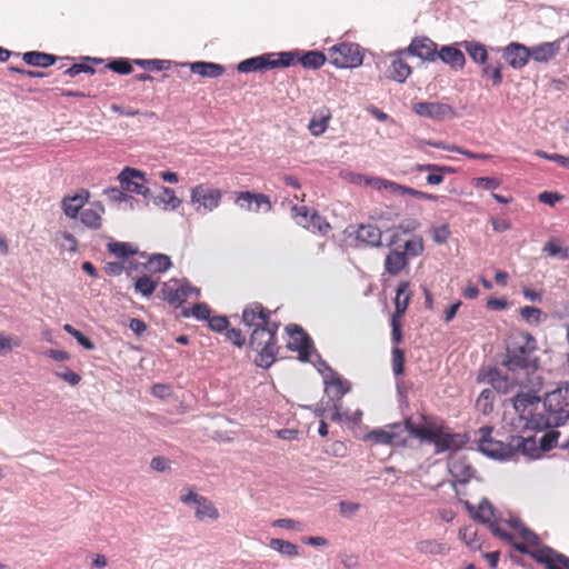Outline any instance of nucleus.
Wrapping results in <instances>:
<instances>
[{"label":"nucleus","instance_id":"nucleus-1","mask_svg":"<svg viewBox=\"0 0 569 569\" xmlns=\"http://www.w3.org/2000/svg\"><path fill=\"white\" fill-rule=\"evenodd\" d=\"M500 363L507 369L506 373L498 368H491L488 372V382L499 393H508L517 386H527L538 379L535 377L540 367L537 340L527 331H511Z\"/></svg>","mask_w":569,"mask_h":569},{"label":"nucleus","instance_id":"nucleus-2","mask_svg":"<svg viewBox=\"0 0 569 569\" xmlns=\"http://www.w3.org/2000/svg\"><path fill=\"white\" fill-rule=\"evenodd\" d=\"M393 429H400L402 433L422 442L433 443L437 453L460 449L465 443L463 437L451 432L442 421L435 418H423L422 425H416L408 418L403 422L393 423Z\"/></svg>","mask_w":569,"mask_h":569},{"label":"nucleus","instance_id":"nucleus-3","mask_svg":"<svg viewBox=\"0 0 569 569\" xmlns=\"http://www.w3.org/2000/svg\"><path fill=\"white\" fill-rule=\"evenodd\" d=\"M520 537L525 539L523 543H515V550L522 555L532 557L536 562L546 567V569H569V557L556 552L550 547L540 546V539L528 528L520 525Z\"/></svg>","mask_w":569,"mask_h":569},{"label":"nucleus","instance_id":"nucleus-4","mask_svg":"<svg viewBox=\"0 0 569 569\" xmlns=\"http://www.w3.org/2000/svg\"><path fill=\"white\" fill-rule=\"evenodd\" d=\"M569 403L558 400L557 395H546L543 398L542 410L533 412L529 423L532 429L546 430L555 427H560L569 419Z\"/></svg>","mask_w":569,"mask_h":569},{"label":"nucleus","instance_id":"nucleus-5","mask_svg":"<svg viewBox=\"0 0 569 569\" xmlns=\"http://www.w3.org/2000/svg\"><path fill=\"white\" fill-rule=\"evenodd\" d=\"M279 327H260L252 329L251 337H249V348L256 351V366L267 369L276 361L277 346L276 332Z\"/></svg>","mask_w":569,"mask_h":569},{"label":"nucleus","instance_id":"nucleus-6","mask_svg":"<svg viewBox=\"0 0 569 569\" xmlns=\"http://www.w3.org/2000/svg\"><path fill=\"white\" fill-rule=\"evenodd\" d=\"M473 519L482 525H488L489 530H491L493 537L511 545V547H515V545L523 543V539L521 536H519L518 525L525 528L526 526H523L519 520H511L510 527L515 530V533H510L505 530L495 519L493 507L491 503H489L488 500L481 501L480 506L477 508V511L473 513Z\"/></svg>","mask_w":569,"mask_h":569},{"label":"nucleus","instance_id":"nucleus-7","mask_svg":"<svg viewBox=\"0 0 569 569\" xmlns=\"http://www.w3.org/2000/svg\"><path fill=\"white\" fill-rule=\"evenodd\" d=\"M291 66H293V56L291 53H268L239 62L236 70L239 73H251Z\"/></svg>","mask_w":569,"mask_h":569},{"label":"nucleus","instance_id":"nucleus-8","mask_svg":"<svg viewBox=\"0 0 569 569\" xmlns=\"http://www.w3.org/2000/svg\"><path fill=\"white\" fill-rule=\"evenodd\" d=\"M328 58L336 68H358L362 64L363 53L359 44L342 42L329 48Z\"/></svg>","mask_w":569,"mask_h":569},{"label":"nucleus","instance_id":"nucleus-9","mask_svg":"<svg viewBox=\"0 0 569 569\" xmlns=\"http://www.w3.org/2000/svg\"><path fill=\"white\" fill-rule=\"evenodd\" d=\"M221 197H223V193L219 188L209 187L206 183H199L190 191L191 206L200 214H207L220 207Z\"/></svg>","mask_w":569,"mask_h":569},{"label":"nucleus","instance_id":"nucleus-10","mask_svg":"<svg viewBox=\"0 0 569 569\" xmlns=\"http://www.w3.org/2000/svg\"><path fill=\"white\" fill-rule=\"evenodd\" d=\"M478 449L481 453L493 459H510L512 457L511 442L495 439L491 427H482L477 432Z\"/></svg>","mask_w":569,"mask_h":569},{"label":"nucleus","instance_id":"nucleus-11","mask_svg":"<svg viewBox=\"0 0 569 569\" xmlns=\"http://www.w3.org/2000/svg\"><path fill=\"white\" fill-rule=\"evenodd\" d=\"M291 216L298 226L305 228V230H310V232L326 236L332 230L325 217L315 210L310 211L306 206H292Z\"/></svg>","mask_w":569,"mask_h":569},{"label":"nucleus","instance_id":"nucleus-12","mask_svg":"<svg viewBox=\"0 0 569 569\" xmlns=\"http://www.w3.org/2000/svg\"><path fill=\"white\" fill-rule=\"evenodd\" d=\"M269 318H271V311L260 302L249 303L242 309V323L249 328H279V325L271 322Z\"/></svg>","mask_w":569,"mask_h":569},{"label":"nucleus","instance_id":"nucleus-13","mask_svg":"<svg viewBox=\"0 0 569 569\" xmlns=\"http://www.w3.org/2000/svg\"><path fill=\"white\" fill-rule=\"evenodd\" d=\"M393 53L401 54V57L405 58L406 56L418 57L422 61L433 62L436 61V56H438L439 51L436 43L428 37H416L412 39L409 47Z\"/></svg>","mask_w":569,"mask_h":569},{"label":"nucleus","instance_id":"nucleus-14","mask_svg":"<svg viewBox=\"0 0 569 569\" xmlns=\"http://www.w3.org/2000/svg\"><path fill=\"white\" fill-rule=\"evenodd\" d=\"M288 330L289 340L286 343L289 350L299 355L300 361H308L311 356V340L305 330L298 325H290L286 327Z\"/></svg>","mask_w":569,"mask_h":569},{"label":"nucleus","instance_id":"nucleus-15","mask_svg":"<svg viewBox=\"0 0 569 569\" xmlns=\"http://www.w3.org/2000/svg\"><path fill=\"white\" fill-rule=\"evenodd\" d=\"M412 111L432 121H443L455 117L453 108L442 102H416L412 104Z\"/></svg>","mask_w":569,"mask_h":569},{"label":"nucleus","instance_id":"nucleus-16","mask_svg":"<svg viewBox=\"0 0 569 569\" xmlns=\"http://www.w3.org/2000/svg\"><path fill=\"white\" fill-rule=\"evenodd\" d=\"M118 181L121 189L129 193L141 194L143 197H148L149 194L144 174L138 169L129 167L122 169L121 173L118 176Z\"/></svg>","mask_w":569,"mask_h":569},{"label":"nucleus","instance_id":"nucleus-17","mask_svg":"<svg viewBox=\"0 0 569 569\" xmlns=\"http://www.w3.org/2000/svg\"><path fill=\"white\" fill-rule=\"evenodd\" d=\"M234 204L247 212L271 211V200L264 193H252L250 191H241L236 193Z\"/></svg>","mask_w":569,"mask_h":569},{"label":"nucleus","instance_id":"nucleus-18","mask_svg":"<svg viewBox=\"0 0 569 569\" xmlns=\"http://www.w3.org/2000/svg\"><path fill=\"white\" fill-rule=\"evenodd\" d=\"M162 295H164V299L169 305L178 308L182 306L189 297L194 296L198 298L199 289L190 284L166 286L164 289H162Z\"/></svg>","mask_w":569,"mask_h":569},{"label":"nucleus","instance_id":"nucleus-19","mask_svg":"<svg viewBox=\"0 0 569 569\" xmlns=\"http://www.w3.org/2000/svg\"><path fill=\"white\" fill-rule=\"evenodd\" d=\"M104 207L100 201H93L87 208L79 211V219L86 228L90 230H100L103 224Z\"/></svg>","mask_w":569,"mask_h":569},{"label":"nucleus","instance_id":"nucleus-20","mask_svg":"<svg viewBox=\"0 0 569 569\" xmlns=\"http://www.w3.org/2000/svg\"><path fill=\"white\" fill-rule=\"evenodd\" d=\"M502 57L513 69H522L530 59L529 47L511 42L503 49Z\"/></svg>","mask_w":569,"mask_h":569},{"label":"nucleus","instance_id":"nucleus-21","mask_svg":"<svg viewBox=\"0 0 569 569\" xmlns=\"http://www.w3.org/2000/svg\"><path fill=\"white\" fill-rule=\"evenodd\" d=\"M90 192L86 189L79 190L74 196H64L62 199L63 214L70 219H76L80 211L86 209Z\"/></svg>","mask_w":569,"mask_h":569},{"label":"nucleus","instance_id":"nucleus-22","mask_svg":"<svg viewBox=\"0 0 569 569\" xmlns=\"http://www.w3.org/2000/svg\"><path fill=\"white\" fill-rule=\"evenodd\" d=\"M376 187L377 189H388L392 193H400V194H409L416 199H422L428 201H437L438 196L427 193L423 191L416 190L413 188H409L406 186H400L393 181L385 180L382 178L376 179Z\"/></svg>","mask_w":569,"mask_h":569},{"label":"nucleus","instance_id":"nucleus-23","mask_svg":"<svg viewBox=\"0 0 569 569\" xmlns=\"http://www.w3.org/2000/svg\"><path fill=\"white\" fill-rule=\"evenodd\" d=\"M541 386V380L539 378H533V381L528 385H518L517 387L528 388L530 391L527 392H518L515 395L511 402H513V408L517 413L522 415L526 412V409L537 401V397L533 395V391L539 389Z\"/></svg>","mask_w":569,"mask_h":569},{"label":"nucleus","instance_id":"nucleus-24","mask_svg":"<svg viewBox=\"0 0 569 569\" xmlns=\"http://www.w3.org/2000/svg\"><path fill=\"white\" fill-rule=\"evenodd\" d=\"M391 63L387 70V77L398 83H403L412 73V68L406 62V58L401 54L391 53Z\"/></svg>","mask_w":569,"mask_h":569},{"label":"nucleus","instance_id":"nucleus-25","mask_svg":"<svg viewBox=\"0 0 569 569\" xmlns=\"http://www.w3.org/2000/svg\"><path fill=\"white\" fill-rule=\"evenodd\" d=\"M281 53H290L293 56V64L300 63V66L310 69L318 70L321 68L329 58L318 50H311L308 52H281Z\"/></svg>","mask_w":569,"mask_h":569},{"label":"nucleus","instance_id":"nucleus-26","mask_svg":"<svg viewBox=\"0 0 569 569\" xmlns=\"http://www.w3.org/2000/svg\"><path fill=\"white\" fill-rule=\"evenodd\" d=\"M559 52V40L552 42H542L538 46L529 48V56L539 63H548Z\"/></svg>","mask_w":569,"mask_h":569},{"label":"nucleus","instance_id":"nucleus-27","mask_svg":"<svg viewBox=\"0 0 569 569\" xmlns=\"http://www.w3.org/2000/svg\"><path fill=\"white\" fill-rule=\"evenodd\" d=\"M366 439L380 445H393L403 442L402 431L393 429L392 425L388 426V430L377 429L368 433Z\"/></svg>","mask_w":569,"mask_h":569},{"label":"nucleus","instance_id":"nucleus-28","mask_svg":"<svg viewBox=\"0 0 569 569\" xmlns=\"http://www.w3.org/2000/svg\"><path fill=\"white\" fill-rule=\"evenodd\" d=\"M412 291H410L409 281H402L397 287V297H395V311L391 318H402L409 307Z\"/></svg>","mask_w":569,"mask_h":569},{"label":"nucleus","instance_id":"nucleus-29","mask_svg":"<svg viewBox=\"0 0 569 569\" xmlns=\"http://www.w3.org/2000/svg\"><path fill=\"white\" fill-rule=\"evenodd\" d=\"M190 71L206 79H219L224 73V67L216 62H191Z\"/></svg>","mask_w":569,"mask_h":569},{"label":"nucleus","instance_id":"nucleus-30","mask_svg":"<svg viewBox=\"0 0 569 569\" xmlns=\"http://www.w3.org/2000/svg\"><path fill=\"white\" fill-rule=\"evenodd\" d=\"M437 59L449 64L452 69L461 70L465 66V56L460 49L453 46H445L437 54Z\"/></svg>","mask_w":569,"mask_h":569},{"label":"nucleus","instance_id":"nucleus-31","mask_svg":"<svg viewBox=\"0 0 569 569\" xmlns=\"http://www.w3.org/2000/svg\"><path fill=\"white\" fill-rule=\"evenodd\" d=\"M449 546L437 539H423L416 542V551L427 556H445L449 553Z\"/></svg>","mask_w":569,"mask_h":569},{"label":"nucleus","instance_id":"nucleus-32","mask_svg":"<svg viewBox=\"0 0 569 569\" xmlns=\"http://www.w3.org/2000/svg\"><path fill=\"white\" fill-rule=\"evenodd\" d=\"M357 240L372 248L380 247L381 231L375 224H361L357 230Z\"/></svg>","mask_w":569,"mask_h":569},{"label":"nucleus","instance_id":"nucleus-33","mask_svg":"<svg viewBox=\"0 0 569 569\" xmlns=\"http://www.w3.org/2000/svg\"><path fill=\"white\" fill-rule=\"evenodd\" d=\"M407 267V256L406 252H400L398 250H391L388 252L387 257H385L383 268L385 272L391 276H398L401 271Z\"/></svg>","mask_w":569,"mask_h":569},{"label":"nucleus","instance_id":"nucleus-34","mask_svg":"<svg viewBox=\"0 0 569 569\" xmlns=\"http://www.w3.org/2000/svg\"><path fill=\"white\" fill-rule=\"evenodd\" d=\"M24 63L38 68H49L57 61V57L39 51H30L21 54Z\"/></svg>","mask_w":569,"mask_h":569},{"label":"nucleus","instance_id":"nucleus-35","mask_svg":"<svg viewBox=\"0 0 569 569\" xmlns=\"http://www.w3.org/2000/svg\"><path fill=\"white\" fill-rule=\"evenodd\" d=\"M449 471H451L453 478L462 483H467L469 479L475 476V468H472L465 458L452 460Z\"/></svg>","mask_w":569,"mask_h":569},{"label":"nucleus","instance_id":"nucleus-36","mask_svg":"<svg viewBox=\"0 0 569 569\" xmlns=\"http://www.w3.org/2000/svg\"><path fill=\"white\" fill-rule=\"evenodd\" d=\"M330 119H332V114L328 109L321 111L319 117L311 118L310 123H308V131H310V134L313 137L323 134L327 130V126H329Z\"/></svg>","mask_w":569,"mask_h":569},{"label":"nucleus","instance_id":"nucleus-37","mask_svg":"<svg viewBox=\"0 0 569 569\" xmlns=\"http://www.w3.org/2000/svg\"><path fill=\"white\" fill-rule=\"evenodd\" d=\"M171 267V261L169 256L164 253H154L148 259L147 263H144V268H147L148 272L161 273Z\"/></svg>","mask_w":569,"mask_h":569},{"label":"nucleus","instance_id":"nucleus-38","mask_svg":"<svg viewBox=\"0 0 569 569\" xmlns=\"http://www.w3.org/2000/svg\"><path fill=\"white\" fill-rule=\"evenodd\" d=\"M427 144L433 147V148H437V149H441V150H445V151H448V152H453V153H457V154H461L463 157H467L469 159H490V156L489 154H486V153H475V152H471L467 149H462L458 146H452V144H446L441 141H438V142H427Z\"/></svg>","mask_w":569,"mask_h":569},{"label":"nucleus","instance_id":"nucleus-39","mask_svg":"<svg viewBox=\"0 0 569 569\" xmlns=\"http://www.w3.org/2000/svg\"><path fill=\"white\" fill-rule=\"evenodd\" d=\"M268 547L279 552V555H284L291 558L298 557V546L290 541L282 540L280 538H271Z\"/></svg>","mask_w":569,"mask_h":569},{"label":"nucleus","instance_id":"nucleus-40","mask_svg":"<svg viewBox=\"0 0 569 569\" xmlns=\"http://www.w3.org/2000/svg\"><path fill=\"white\" fill-rule=\"evenodd\" d=\"M196 519L203 520L206 518L216 520L218 519V510L209 499H201L196 503Z\"/></svg>","mask_w":569,"mask_h":569},{"label":"nucleus","instance_id":"nucleus-41","mask_svg":"<svg viewBox=\"0 0 569 569\" xmlns=\"http://www.w3.org/2000/svg\"><path fill=\"white\" fill-rule=\"evenodd\" d=\"M56 244L60 252L74 253L77 251V240L73 234L67 231L57 234Z\"/></svg>","mask_w":569,"mask_h":569},{"label":"nucleus","instance_id":"nucleus-42","mask_svg":"<svg viewBox=\"0 0 569 569\" xmlns=\"http://www.w3.org/2000/svg\"><path fill=\"white\" fill-rule=\"evenodd\" d=\"M543 252L550 257H559L561 260H569V248L561 244L558 239H550L543 246Z\"/></svg>","mask_w":569,"mask_h":569},{"label":"nucleus","instance_id":"nucleus-43","mask_svg":"<svg viewBox=\"0 0 569 569\" xmlns=\"http://www.w3.org/2000/svg\"><path fill=\"white\" fill-rule=\"evenodd\" d=\"M156 201H158V203L164 204L166 208L170 210H177L181 203V200L174 194L173 189L168 187H162L161 193L156 197Z\"/></svg>","mask_w":569,"mask_h":569},{"label":"nucleus","instance_id":"nucleus-44","mask_svg":"<svg viewBox=\"0 0 569 569\" xmlns=\"http://www.w3.org/2000/svg\"><path fill=\"white\" fill-rule=\"evenodd\" d=\"M463 48L470 59L477 63H485L487 60V50L486 47L479 42H466L463 43Z\"/></svg>","mask_w":569,"mask_h":569},{"label":"nucleus","instance_id":"nucleus-45","mask_svg":"<svg viewBox=\"0 0 569 569\" xmlns=\"http://www.w3.org/2000/svg\"><path fill=\"white\" fill-rule=\"evenodd\" d=\"M477 409L482 415L487 416L493 410V391L491 389H485L481 391L477 399Z\"/></svg>","mask_w":569,"mask_h":569},{"label":"nucleus","instance_id":"nucleus-46","mask_svg":"<svg viewBox=\"0 0 569 569\" xmlns=\"http://www.w3.org/2000/svg\"><path fill=\"white\" fill-rule=\"evenodd\" d=\"M157 287V280H153L150 276H143L136 279L133 288L136 291L141 293L143 297H150Z\"/></svg>","mask_w":569,"mask_h":569},{"label":"nucleus","instance_id":"nucleus-47","mask_svg":"<svg viewBox=\"0 0 569 569\" xmlns=\"http://www.w3.org/2000/svg\"><path fill=\"white\" fill-rule=\"evenodd\" d=\"M511 446H513V455L518 452L530 455V452L535 450V440L533 438H523L518 436L511 438Z\"/></svg>","mask_w":569,"mask_h":569},{"label":"nucleus","instance_id":"nucleus-48","mask_svg":"<svg viewBox=\"0 0 569 569\" xmlns=\"http://www.w3.org/2000/svg\"><path fill=\"white\" fill-rule=\"evenodd\" d=\"M542 315H543V312L541 311V309L536 308V307L526 306V307H521V309H520L521 319L531 326H539Z\"/></svg>","mask_w":569,"mask_h":569},{"label":"nucleus","instance_id":"nucleus-49","mask_svg":"<svg viewBox=\"0 0 569 569\" xmlns=\"http://www.w3.org/2000/svg\"><path fill=\"white\" fill-rule=\"evenodd\" d=\"M182 316L184 318L193 317L197 320H204L210 318V309L209 306L203 302L196 303L190 309H183Z\"/></svg>","mask_w":569,"mask_h":569},{"label":"nucleus","instance_id":"nucleus-50","mask_svg":"<svg viewBox=\"0 0 569 569\" xmlns=\"http://www.w3.org/2000/svg\"><path fill=\"white\" fill-rule=\"evenodd\" d=\"M482 76L490 78L493 87H499L503 81L500 62L482 67Z\"/></svg>","mask_w":569,"mask_h":569},{"label":"nucleus","instance_id":"nucleus-51","mask_svg":"<svg viewBox=\"0 0 569 569\" xmlns=\"http://www.w3.org/2000/svg\"><path fill=\"white\" fill-rule=\"evenodd\" d=\"M108 252L121 259L134 254V250L131 248L130 243L118 241L108 243Z\"/></svg>","mask_w":569,"mask_h":569},{"label":"nucleus","instance_id":"nucleus-52","mask_svg":"<svg viewBox=\"0 0 569 569\" xmlns=\"http://www.w3.org/2000/svg\"><path fill=\"white\" fill-rule=\"evenodd\" d=\"M107 68L121 76H128L131 73V64L124 58L114 59L108 62Z\"/></svg>","mask_w":569,"mask_h":569},{"label":"nucleus","instance_id":"nucleus-53","mask_svg":"<svg viewBox=\"0 0 569 569\" xmlns=\"http://www.w3.org/2000/svg\"><path fill=\"white\" fill-rule=\"evenodd\" d=\"M471 184L477 189L495 190L500 187V180L493 177L473 178V180H471Z\"/></svg>","mask_w":569,"mask_h":569},{"label":"nucleus","instance_id":"nucleus-54","mask_svg":"<svg viewBox=\"0 0 569 569\" xmlns=\"http://www.w3.org/2000/svg\"><path fill=\"white\" fill-rule=\"evenodd\" d=\"M403 351L399 347H395L391 351V369H393L395 376H401L403 373Z\"/></svg>","mask_w":569,"mask_h":569},{"label":"nucleus","instance_id":"nucleus-55","mask_svg":"<svg viewBox=\"0 0 569 569\" xmlns=\"http://www.w3.org/2000/svg\"><path fill=\"white\" fill-rule=\"evenodd\" d=\"M56 376L70 386H77L80 382V375L68 367H60V369L57 370Z\"/></svg>","mask_w":569,"mask_h":569},{"label":"nucleus","instance_id":"nucleus-56","mask_svg":"<svg viewBox=\"0 0 569 569\" xmlns=\"http://www.w3.org/2000/svg\"><path fill=\"white\" fill-rule=\"evenodd\" d=\"M533 154H536V157H538L540 159H548L550 161H553V162L558 163V166L563 167L569 170V158H566L558 153H549L545 150H536V152H533Z\"/></svg>","mask_w":569,"mask_h":569},{"label":"nucleus","instance_id":"nucleus-57","mask_svg":"<svg viewBox=\"0 0 569 569\" xmlns=\"http://www.w3.org/2000/svg\"><path fill=\"white\" fill-rule=\"evenodd\" d=\"M224 338H227L228 342L236 346V348H241L246 345V337L240 329L230 328L224 330Z\"/></svg>","mask_w":569,"mask_h":569},{"label":"nucleus","instance_id":"nucleus-58","mask_svg":"<svg viewBox=\"0 0 569 569\" xmlns=\"http://www.w3.org/2000/svg\"><path fill=\"white\" fill-rule=\"evenodd\" d=\"M558 438L559 432L556 430L543 433L542 438H540V449H542V451H550L558 442Z\"/></svg>","mask_w":569,"mask_h":569},{"label":"nucleus","instance_id":"nucleus-59","mask_svg":"<svg viewBox=\"0 0 569 569\" xmlns=\"http://www.w3.org/2000/svg\"><path fill=\"white\" fill-rule=\"evenodd\" d=\"M329 386L333 389V393H336L337 399L342 398L349 391V382L339 377L332 378Z\"/></svg>","mask_w":569,"mask_h":569},{"label":"nucleus","instance_id":"nucleus-60","mask_svg":"<svg viewBox=\"0 0 569 569\" xmlns=\"http://www.w3.org/2000/svg\"><path fill=\"white\" fill-rule=\"evenodd\" d=\"M431 236H433V241L438 244H445L450 237L449 226L441 224L439 227H435L431 230Z\"/></svg>","mask_w":569,"mask_h":569},{"label":"nucleus","instance_id":"nucleus-61","mask_svg":"<svg viewBox=\"0 0 569 569\" xmlns=\"http://www.w3.org/2000/svg\"><path fill=\"white\" fill-rule=\"evenodd\" d=\"M204 320H208L209 328H211V330H213L216 332H222V331L229 330L228 329L229 322L224 316L209 317V319H204Z\"/></svg>","mask_w":569,"mask_h":569},{"label":"nucleus","instance_id":"nucleus-62","mask_svg":"<svg viewBox=\"0 0 569 569\" xmlns=\"http://www.w3.org/2000/svg\"><path fill=\"white\" fill-rule=\"evenodd\" d=\"M423 251V244L420 239H410L405 243V250L401 252H406V256L417 257Z\"/></svg>","mask_w":569,"mask_h":569},{"label":"nucleus","instance_id":"nucleus-63","mask_svg":"<svg viewBox=\"0 0 569 569\" xmlns=\"http://www.w3.org/2000/svg\"><path fill=\"white\" fill-rule=\"evenodd\" d=\"M476 531L471 526H467L460 529L459 538L466 542V545L470 548L476 547Z\"/></svg>","mask_w":569,"mask_h":569},{"label":"nucleus","instance_id":"nucleus-64","mask_svg":"<svg viewBox=\"0 0 569 569\" xmlns=\"http://www.w3.org/2000/svg\"><path fill=\"white\" fill-rule=\"evenodd\" d=\"M136 64L153 71H162L166 69L164 60H136Z\"/></svg>","mask_w":569,"mask_h":569}]
</instances>
